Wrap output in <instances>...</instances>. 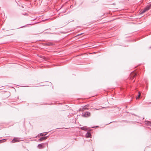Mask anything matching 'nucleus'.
<instances>
[{
	"instance_id": "obj_1",
	"label": "nucleus",
	"mask_w": 151,
	"mask_h": 151,
	"mask_svg": "<svg viewBox=\"0 0 151 151\" xmlns=\"http://www.w3.org/2000/svg\"><path fill=\"white\" fill-rule=\"evenodd\" d=\"M137 75V73L134 71L132 72L130 75V79L132 80H133L134 78Z\"/></svg>"
},
{
	"instance_id": "obj_2",
	"label": "nucleus",
	"mask_w": 151,
	"mask_h": 151,
	"mask_svg": "<svg viewBox=\"0 0 151 151\" xmlns=\"http://www.w3.org/2000/svg\"><path fill=\"white\" fill-rule=\"evenodd\" d=\"M151 7V4H149L141 12L142 14H143L146 12V11L148 10Z\"/></svg>"
},
{
	"instance_id": "obj_3",
	"label": "nucleus",
	"mask_w": 151,
	"mask_h": 151,
	"mask_svg": "<svg viewBox=\"0 0 151 151\" xmlns=\"http://www.w3.org/2000/svg\"><path fill=\"white\" fill-rule=\"evenodd\" d=\"M82 115L86 117H88L90 116V113L88 111H86L83 113Z\"/></svg>"
},
{
	"instance_id": "obj_4",
	"label": "nucleus",
	"mask_w": 151,
	"mask_h": 151,
	"mask_svg": "<svg viewBox=\"0 0 151 151\" xmlns=\"http://www.w3.org/2000/svg\"><path fill=\"white\" fill-rule=\"evenodd\" d=\"M46 143H42L38 144L37 145V147L40 149L43 148L45 145H46Z\"/></svg>"
},
{
	"instance_id": "obj_5",
	"label": "nucleus",
	"mask_w": 151,
	"mask_h": 151,
	"mask_svg": "<svg viewBox=\"0 0 151 151\" xmlns=\"http://www.w3.org/2000/svg\"><path fill=\"white\" fill-rule=\"evenodd\" d=\"M20 140L17 137H14L13 140L12 141V143H14L17 142H18L20 141Z\"/></svg>"
},
{
	"instance_id": "obj_6",
	"label": "nucleus",
	"mask_w": 151,
	"mask_h": 151,
	"mask_svg": "<svg viewBox=\"0 0 151 151\" xmlns=\"http://www.w3.org/2000/svg\"><path fill=\"white\" fill-rule=\"evenodd\" d=\"M48 136L42 137L40 138L38 140L39 141H42L44 140H46Z\"/></svg>"
},
{
	"instance_id": "obj_7",
	"label": "nucleus",
	"mask_w": 151,
	"mask_h": 151,
	"mask_svg": "<svg viewBox=\"0 0 151 151\" xmlns=\"http://www.w3.org/2000/svg\"><path fill=\"white\" fill-rule=\"evenodd\" d=\"M145 122L146 125L151 126V123L150 121H145Z\"/></svg>"
},
{
	"instance_id": "obj_8",
	"label": "nucleus",
	"mask_w": 151,
	"mask_h": 151,
	"mask_svg": "<svg viewBox=\"0 0 151 151\" xmlns=\"http://www.w3.org/2000/svg\"><path fill=\"white\" fill-rule=\"evenodd\" d=\"M47 133V132H44V133H41L40 134H38V135L37 136H45L46 135V134Z\"/></svg>"
},
{
	"instance_id": "obj_9",
	"label": "nucleus",
	"mask_w": 151,
	"mask_h": 151,
	"mask_svg": "<svg viewBox=\"0 0 151 151\" xmlns=\"http://www.w3.org/2000/svg\"><path fill=\"white\" fill-rule=\"evenodd\" d=\"M91 136V134L89 132H87L85 136L86 138H88L90 137Z\"/></svg>"
},
{
	"instance_id": "obj_10",
	"label": "nucleus",
	"mask_w": 151,
	"mask_h": 151,
	"mask_svg": "<svg viewBox=\"0 0 151 151\" xmlns=\"http://www.w3.org/2000/svg\"><path fill=\"white\" fill-rule=\"evenodd\" d=\"M80 129L82 130H84V131L86 130H87V127H81L80 128Z\"/></svg>"
},
{
	"instance_id": "obj_11",
	"label": "nucleus",
	"mask_w": 151,
	"mask_h": 151,
	"mask_svg": "<svg viewBox=\"0 0 151 151\" xmlns=\"http://www.w3.org/2000/svg\"><path fill=\"white\" fill-rule=\"evenodd\" d=\"M45 44L48 46H51L53 45V44L51 42H47L45 43Z\"/></svg>"
},
{
	"instance_id": "obj_12",
	"label": "nucleus",
	"mask_w": 151,
	"mask_h": 151,
	"mask_svg": "<svg viewBox=\"0 0 151 151\" xmlns=\"http://www.w3.org/2000/svg\"><path fill=\"white\" fill-rule=\"evenodd\" d=\"M141 96V93L140 92H138V95L136 99H139V97H140Z\"/></svg>"
},
{
	"instance_id": "obj_13",
	"label": "nucleus",
	"mask_w": 151,
	"mask_h": 151,
	"mask_svg": "<svg viewBox=\"0 0 151 151\" xmlns=\"http://www.w3.org/2000/svg\"><path fill=\"white\" fill-rule=\"evenodd\" d=\"M6 141V140L5 139H3L2 140H0V143H2Z\"/></svg>"
},
{
	"instance_id": "obj_14",
	"label": "nucleus",
	"mask_w": 151,
	"mask_h": 151,
	"mask_svg": "<svg viewBox=\"0 0 151 151\" xmlns=\"http://www.w3.org/2000/svg\"><path fill=\"white\" fill-rule=\"evenodd\" d=\"M101 109L100 108H96L94 109L95 110H98L100 109Z\"/></svg>"
},
{
	"instance_id": "obj_15",
	"label": "nucleus",
	"mask_w": 151,
	"mask_h": 151,
	"mask_svg": "<svg viewBox=\"0 0 151 151\" xmlns=\"http://www.w3.org/2000/svg\"><path fill=\"white\" fill-rule=\"evenodd\" d=\"M98 127V126H95V127H92V128H97Z\"/></svg>"
},
{
	"instance_id": "obj_16",
	"label": "nucleus",
	"mask_w": 151,
	"mask_h": 151,
	"mask_svg": "<svg viewBox=\"0 0 151 151\" xmlns=\"http://www.w3.org/2000/svg\"><path fill=\"white\" fill-rule=\"evenodd\" d=\"M83 55H84V56H86V53H85V54H83Z\"/></svg>"
},
{
	"instance_id": "obj_17",
	"label": "nucleus",
	"mask_w": 151,
	"mask_h": 151,
	"mask_svg": "<svg viewBox=\"0 0 151 151\" xmlns=\"http://www.w3.org/2000/svg\"><path fill=\"white\" fill-rule=\"evenodd\" d=\"M95 53V52H93V53H89V54H94Z\"/></svg>"
},
{
	"instance_id": "obj_18",
	"label": "nucleus",
	"mask_w": 151,
	"mask_h": 151,
	"mask_svg": "<svg viewBox=\"0 0 151 151\" xmlns=\"http://www.w3.org/2000/svg\"><path fill=\"white\" fill-rule=\"evenodd\" d=\"M112 122H110L109 123V124H110V123H112Z\"/></svg>"
},
{
	"instance_id": "obj_19",
	"label": "nucleus",
	"mask_w": 151,
	"mask_h": 151,
	"mask_svg": "<svg viewBox=\"0 0 151 151\" xmlns=\"http://www.w3.org/2000/svg\"><path fill=\"white\" fill-rule=\"evenodd\" d=\"M41 58H43L44 59H45V58H46V57H41Z\"/></svg>"
},
{
	"instance_id": "obj_20",
	"label": "nucleus",
	"mask_w": 151,
	"mask_h": 151,
	"mask_svg": "<svg viewBox=\"0 0 151 151\" xmlns=\"http://www.w3.org/2000/svg\"><path fill=\"white\" fill-rule=\"evenodd\" d=\"M25 86V87H28L29 86Z\"/></svg>"
},
{
	"instance_id": "obj_21",
	"label": "nucleus",
	"mask_w": 151,
	"mask_h": 151,
	"mask_svg": "<svg viewBox=\"0 0 151 151\" xmlns=\"http://www.w3.org/2000/svg\"><path fill=\"white\" fill-rule=\"evenodd\" d=\"M27 14H24V15H27Z\"/></svg>"
},
{
	"instance_id": "obj_22",
	"label": "nucleus",
	"mask_w": 151,
	"mask_h": 151,
	"mask_svg": "<svg viewBox=\"0 0 151 151\" xmlns=\"http://www.w3.org/2000/svg\"><path fill=\"white\" fill-rule=\"evenodd\" d=\"M83 109H85V108H83Z\"/></svg>"
}]
</instances>
